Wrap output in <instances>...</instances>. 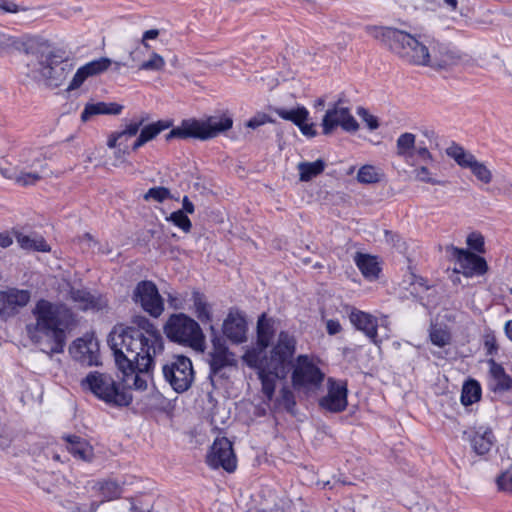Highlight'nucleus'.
I'll return each mask as SVG.
<instances>
[{"instance_id":"nucleus-33","label":"nucleus","mask_w":512,"mask_h":512,"mask_svg":"<svg viewBox=\"0 0 512 512\" xmlns=\"http://www.w3.org/2000/svg\"><path fill=\"white\" fill-rule=\"evenodd\" d=\"M325 166V162L321 159L314 162H300L297 165L300 181L308 182L312 180L324 171Z\"/></svg>"},{"instance_id":"nucleus-23","label":"nucleus","mask_w":512,"mask_h":512,"mask_svg":"<svg viewBox=\"0 0 512 512\" xmlns=\"http://www.w3.org/2000/svg\"><path fill=\"white\" fill-rule=\"evenodd\" d=\"M223 333L233 343L246 341L247 322L244 315L230 311L223 323Z\"/></svg>"},{"instance_id":"nucleus-64","label":"nucleus","mask_w":512,"mask_h":512,"mask_svg":"<svg viewBox=\"0 0 512 512\" xmlns=\"http://www.w3.org/2000/svg\"><path fill=\"white\" fill-rule=\"evenodd\" d=\"M505 334L512 341V320L506 322V324H505Z\"/></svg>"},{"instance_id":"nucleus-41","label":"nucleus","mask_w":512,"mask_h":512,"mask_svg":"<svg viewBox=\"0 0 512 512\" xmlns=\"http://www.w3.org/2000/svg\"><path fill=\"white\" fill-rule=\"evenodd\" d=\"M170 198H172L170 190L162 186L152 187L144 194L146 201L154 200L158 203H162Z\"/></svg>"},{"instance_id":"nucleus-38","label":"nucleus","mask_w":512,"mask_h":512,"mask_svg":"<svg viewBox=\"0 0 512 512\" xmlns=\"http://www.w3.org/2000/svg\"><path fill=\"white\" fill-rule=\"evenodd\" d=\"M170 126V122L160 120L155 123L143 126L139 135L142 137L144 142L147 143L155 139L162 131L168 129Z\"/></svg>"},{"instance_id":"nucleus-55","label":"nucleus","mask_w":512,"mask_h":512,"mask_svg":"<svg viewBox=\"0 0 512 512\" xmlns=\"http://www.w3.org/2000/svg\"><path fill=\"white\" fill-rule=\"evenodd\" d=\"M80 243L84 249H92L94 251L97 242L93 239V237L86 233L80 238Z\"/></svg>"},{"instance_id":"nucleus-2","label":"nucleus","mask_w":512,"mask_h":512,"mask_svg":"<svg viewBox=\"0 0 512 512\" xmlns=\"http://www.w3.org/2000/svg\"><path fill=\"white\" fill-rule=\"evenodd\" d=\"M31 314L34 321L26 325L29 340L49 356L62 353L72 321L71 311L64 304L40 299Z\"/></svg>"},{"instance_id":"nucleus-13","label":"nucleus","mask_w":512,"mask_h":512,"mask_svg":"<svg viewBox=\"0 0 512 512\" xmlns=\"http://www.w3.org/2000/svg\"><path fill=\"white\" fill-rule=\"evenodd\" d=\"M206 463L213 469L223 468L228 473L234 472L237 458L231 441L226 437L216 438L206 456Z\"/></svg>"},{"instance_id":"nucleus-29","label":"nucleus","mask_w":512,"mask_h":512,"mask_svg":"<svg viewBox=\"0 0 512 512\" xmlns=\"http://www.w3.org/2000/svg\"><path fill=\"white\" fill-rule=\"evenodd\" d=\"M17 243L22 249L38 252H49L51 247L45 239L38 234L25 235L22 232H14Z\"/></svg>"},{"instance_id":"nucleus-49","label":"nucleus","mask_w":512,"mask_h":512,"mask_svg":"<svg viewBox=\"0 0 512 512\" xmlns=\"http://www.w3.org/2000/svg\"><path fill=\"white\" fill-rule=\"evenodd\" d=\"M499 490L512 493V465L497 478Z\"/></svg>"},{"instance_id":"nucleus-28","label":"nucleus","mask_w":512,"mask_h":512,"mask_svg":"<svg viewBox=\"0 0 512 512\" xmlns=\"http://www.w3.org/2000/svg\"><path fill=\"white\" fill-rule=\"evenodd\" d=\"M354 262L366 279L372 281L379 277L381 268L376 257L358 252L354 256Z\"/></svg>"},{"instance_id":"nucleus-3","label":"nucleus","mask_w":512,"mask_h":512,"mask_svg":"<svg viewBox=\"0 0 512 512\" xmlns=\"http://www.w3.org/2000/svg\"><path fill=\"white\" fill-rule=\"evenodd\" d=\"M295 350V338L288 332L281 331L276 345L271 350L270 357L259 359V355L249 354V357L255 358L253 365L259 370L262 392L268 401L272 400L274 396L275 379L285 378L290 371ZM250 365H252L251 362Z\"/></svg>"},{"instance_id":"nucleus-30","label":"nucleus","mask_w":512,"mask_h":512,"mask_svg":"<svg viewBox=\"0 0 512 512\" xmlns=\"http://www.w3.org/2000/svg\"><path fill=\"white\" fill-rule=\"evenodd\" d=\"M122 110L123 106L114 102L89 103L85 106L81 114V119L83 121H87L91 116L99 114L118 115L122 112Z\"/></svg>"},{"instance_id":"nucleus-1","label":"nucleus","mask_w":512,"mask_h":512,"mask_svg":"<svg viewBox=\"0 0 512 512\" xmlns=\"http://www.w3.org/2000/svg\"><path fill=\"white\" fill-rule=\"evenodd\" d=\"M133 326H115L107 343L123 381L136 390L147 389L154 358L164 349L163 337L147 318L138 316Z\"/></svg>"},{"instance_id":"nucleus-45","label":"nucleus","mask_w":512,"mask_h":512,"mask_svg":"<svg viewBox=\"0 0 512 512\" xmlns=\"http://www.w3.org/2000/svg\"><path fill=\"white\" fill-rule=\"evenodd\" d=\"M168 221H171L175 226L179 227L184 232H190L192 228V223L188 216L182 211L177 210L171 213L170 217L167 218Z\"/></svg>"},{"instance_id":"nucleus-44","label":"nucleus","mask_w":512,"mask_h":512,"mask_svg":"<svg viewBox=\"0 0 512 512\" xmlns=\"http://www.w3.org/2000/svg\"><path fill=\"white\" fill-rule=\"evenodd\" d=\"M473 175L481 182L488 184L492 180V173L482 162L476 160L469 168Z\"/></svg>"},{"instance_id":"nucleus-16","label":"nucleus","mask_w":512,"mask_h":512,"mask_svg":"<svg viewBox=\"0 0 512 512\" xmlns=\"http://www.w3.org/2000/svg\"><path fill=\"white\" fill-rule=\"evenodd\" d=\"M338 126L347 132H355L359 127L349 109L340 106V103L334 104L332 108L326 111L322 119L323 134H331Z\"/></svg>"},{"instance_id":"nucleus-53","label":"nucleus","mask_w":512,"mask_h":512,"mask_svg":"<svg viewBox=\"0 0 512 512\" xmlns=\"http://www.w3.org/2000/svg\"><path fill=\"white\" fill-rule=\"evenodd\" d=\"M415 153L417 156L425 163H429L433 161V156L425 146H418L415 149Z\"/></svg>"},{"instance_id":"nucleus-37","label":"nucleus","mask_w":512,"mask_h":512,"mask_svg":"<svg viewBox=\"0 0 512 512\" xmlns=\"http://www.w3.org/2000/svg\"><path fill=\"white\" fill-rule=\"evenodd\" d=\"M415 143L416 136L413 133L401 134L396 141L397 155L405 159L412 157Z\"/></svg>"},{"instance_id":"nucleus-21","label":"nucleus","mask_w":512,"mask_h":512,"mask_svg":"<svg viewBox=\"0 0 512 512\" xmlns=\"http://www.w3.org/2000/svg\"><path fill=\"white\" fill-rule=\"evenodd\" d=\"M111 64L112 61L109 58L101 57L79 67L66 90L70 92L80 88L87 78L103 73Z\"/></svg>"},{"instance_id":"nucleus-40","label":"nucleus","mask_w":512,"mask_h":512,"mask_svg":"<svg viewBox=\"0 0 512 512\" xmlns=\"http://www.w3.org/2000/svg\"><path fill=\"white\" fill-rule=\"evenodd\" d=\"M165 67L164 58L156 52H152L150 58L146 61H143L138 69L143 71H154L159 72L162 71Z\"/></svg>"},{"instance_id":"nucleus-48","label":"nucleus","mask_w":512,"mask_h":512,"mask_svg":"<svg viewBox=\"0 0 512 512\" xmlns=\"http://www.w3.org/2000/svg\"><path fill=\"white\" fill-rule=\"evenodd\" d=\"M279 402L287 411L291 412L296 405L294 393L288 387H283L280 391Z\"/></svg>"},{"instance_id":"nucleus-35","label":"nucleus","mask_w":512,"mask_h":512,"mask_svg":"<svg viewBox=\"0 0 512 512\" xmlns=\"http://www.w3.org/2000/svg\"><path fill=\"white\" fill-rule=\"evenodd\" d=\"M276 114L287 121H291L296 126L302 124L303 121H307L309 118V111L304 106H299L296 109H275Z\"/></svg>"},{"instance_id":"nucleus-60","label":"nucleus","mask_w":512,"mask_h":512,"mask_svg":"<svg viewBox=\"0 0 512 512\" xmlns=\"http://www.w3.org/2000/svg\"><path fill=\"white\" fill-rule=\"evenodd\" d=\"M159 30L158 29H150L143 33L141 42H145L151 39H156L159 36Z\"/></svg>"},{"instance_id":"nucleus-18","label":"nucleus","mask_w":512,"mask_h":512,"mask_svg":"<svg viewBox=\"0 0 512 512\" xmlns=\"http://www.w3.org/2000/svg\"><path fill=\"white\" fill-rule=\"evenodd\" d=\"M453 257L459 265V271L466 277L481 276L488 270L486 260L468 250L451 246Z\"/></svg>"},{"instance_id":"nucleus-20","label":"nucleus","mask_w":512,"mask_h":512,"mask_svg":"<svg viewBox=\"0 0 512 512\" xmlns=\"http://www.w3.org/2000/svg\"><path fill=\"white\" fill-rule=\"evenodd\" d=\"M347 383L328 379V393L320 400V405L330 412H342L347 407Z\"/></svg>"},{"instance_id":"nucleus-5","label":"nucleus","mask_w":512,"mask_h":512,"mask_svg":"<svg viewBox=\"0 0 512 512\" xmlns=\"http://www.w3.org/2000/svg\"><path fill=\"white\" fill-rule=\"evenodd\" d=\"M48 158L45 148H24L18 154L17 164L0 168V175L20 186L34 185L42 179Z\"/></svg>"},{"instance_id":"nucleus-32","label":"nucleus","mask_w":512,"mask_h":512,"mask_svg":"<svg viewBox=\"0 0 512 512\" xmlns=\"http://www.w3.org/2000/svg\"><path fill=\"white\" fill-rule=\"evenodd\" d=\"M494 443V435L491 430L486 429L484 431H476L471 437V445L474 451L483 455L490 451Z\"/></svg>"},{"instance_id":"nucleus-24","label":"nucleus","mask_w":512,"mask_h":512,"mask_svg":"<svg viewBox=\"0 0 512 512\" xmlns=\"http://www.w3.org/2000/svg\"><path fill=\"white\" fill-rule=\"evenodd\" d=\"M69 299L77 308L83 311H99L107 307V300L104 297L93 295L86 289L71 287L69 290Z\"/></svg>"},{"instance_id":"nucleus-36","label":"nucleus","mask_w":512,"mask_h":512,"mask_svg":"<svg viewBox=\"0 0 512 512\" xmlns=\"http://www.w3.org/2000/svg\"><path fill=\"white\" fill-rule=\"evenodd\" d=\"M481 398V387L476 380H469L464 383L461 391V403L464 406L472 405Z\"/></svg>"},{"instance_id":"nucleus-47","label":"nucleus","mask_w":512,"mask_h":512,"mask_svg":"<svg viewBox=\"0 0 512 512\" xmlns=\"http://www.w3.org/2000/svg\"><path fill=\"white\" fill-rule=\"evenodd\" d=\"M467 245L470 249L478 252L483 253L485 251L484 249V237L478 233V232H472L467 236L466 240Z\"/></svg>"},{"instance_id":"nucleus-12","label":"nucleus","mask_w":512,"mask_h":512,"mask_svg":"<svg viewBox=\"0 0 512 512\" xmlns=\"http://www.w3.org/2000/svg\"><path fill=\"white\" fill-rule=\"evenodd\" d=\"M39 72L50 87H59L73 70L72 63L55 53H49L40 63Z\"/></svg>"},{"instance_id":"nucleus-7","label":"nucleus","mask_w":512,"mask_h":512,"mask_svg":"<svg viewBox=\"0 0 512 512\" xmlns=\"http://www.w3.org/2000/svg\"><path fill=\"white\" fill-rule=\"evenodd\" d=\"M233 121L228 116H213L207 120L186 119L181 124L173 128L167 135L166 140L172 138H197L207 140L214 138L219 133L232 127Z\"/></svg>"},{"instance_id":"nucleus-27","label":"nucleus","mask_w":512,"mask_h":512,"mask_svg":"<svg viewBox=\"0 0 512 512\" xmlns=\"http://www.w3.org/2000/svg\"><path fill=\"white\" fill-rule=\"evenodd\" d=\"M275 320L268 318L265 313L260 315L257 321V346L259 355L269 346L275 335Z\"/></svg>"},{"instance_id":"nucleus-31","label":"nucleus","mask_w":512,"mask_h":512,"mask_svg":"<svg viewBox=\"0 0 512 512\" xmlns=\"http://www.w3.org/2000/svg\"><path fill=\"white\" fill-rule=\"evenodd\" d=\"M192 301L194 307V313L196 317L202 323H209L212 320L211 306L207 302L206 297L199 291H193Z\"/></svg>"},{"instance_id":"nucleus-54","label":"nucleus","mask_w":512,"mask_h":512,"mask_svg":"<svg viewBox=\"0 0 512 512\" xmlns=\"http://www.w3.org/2000/svg\"><path fill=\"white\" fill-rule=\"evenodd\" d=\"M297 127L300 129L301 133L307 137H314L317 134L313 123L308 124L306 121H303L302 124Z\"/></svg>"},{"instance_id":"nucleus-25","label":"nucleus","mask_w":512,"mask_h":512,"mask_svg":"<svg viewBox=\"0 0 512 512\" xmlns=\"http://www.w3.org/2000/svg\"><path fill=\"white\" fill-rule=\"evenodd\" d=\"M489 387L493 392H506L512 390V378L505 372L503 366L494 359L488 360Z\"/></svg>"},{"instance_id":"nucleus-58","label":"nucleus","mask_w":512,"mask_h":512,"mask_svg":"<svg viewBox=\"0 0 512 512\" xmlns=\"http://www.w3.org/2000/svg\"><path fill=\"white\" fill-rule=\"evenodd\" d=\"M267 121H268V117L266 115H261V116H257V117L251 118L247 122V126L250 127V128L255 129V128L265 124Z\"/></svg>"},{"instance_id":"nucleus-15","label":"nucleus","mask_w":512,"mask_h":512,"mask_svg":"<svg viewBox=\"0 0 512 512\" xmlns=\"http://www.w3.org/2000/svg\"><path fill=\"white\" fill-rule=\"evenodd\" d=\"M31 299V292L26 289L9 287L0 290V319L7 321L20 313Z\"/></svg>"},{"instance_id":"nucleus-22","label":"nucleus","mask_w":512,"mask_h":512,"mask_svg":"<svg viewBox=\"0 0 512 512\" xmlns=\"http://www.w3.org/2000/svg\"><path fill=\"white\" fill-rule=\"evenodd\" d=\"M349 320L351 324L357 330L362 331L373 344L379 345L381 343L377 334L378 321L376 317L367 312L352 308L349 313Z\"/></svg>"},{"instance_id":"nucleus-39","label":"nucleus","mask_w":512,"mask_h":512,"mask_svg":"<svg viewBox=\"0 0 512 512\" xmlns=\"http://www.w3.org/2000/svg\"><path fill=\"white\" fill-rule=\"evenodd\" d=\"M149 117L147 114L133 117L130 122L124 125V128L120 130V133L124 138H130L137 135L140 128L148 121Z\"/></svg>"},{"instance_id":"nucleus-57","label":"nucleus","mask_w":512,"mask_h":512,"mask_svg":"<svg viewBox=\"0 0 512 512\" xmlns=\"http://www.w3.org/2000/svg\"><path fill=\"white\" fill-rule=\"evenodd\" d=\"M124 137L120 133V131H115L111 133L107 140V146L111 149L115 148L117 146V143L121 141Z\"/></svg>"},{"instance_id":"nucleus-50","label":"nucleus","mask_w":512,"mask_h":512,"mask_svg":"<svg viewBox=\"0 0 512 512\" xmlns=\"http://www.w3.org/2000/svg\"><path fill=\"white\" fill-rule=\"evenodd\" d=\"M431 342L439 347H444L450 341V335L443 329L435 328L430 333Z\"/></svg>"},{"instance_id":"nucleus-56","label":"nucleus","mask_w":512,"mask_h":512,"mask_svg":"<svg viewBox=\"0 0 512 512\" xmlns=\"http://www.w3.org/2000/svg\"><path fill=\"white\" fill-rule=\"evenodd\" d=\"M326 329L329 335H335L342 329L338 320L330 319L326 322Z\"/></svg>"},{"instance_id":"nucleus-4","label":"nucleus","mask_w":512,"mask_h":512,"mask_svg":"<svg viewBox=\"0 0 512 512\" xmlns=\"http://www.w3.org/2000/svg\"><path fill=\"white\" fill-rule=\"evenodd\" d=\"M366 30L404 61L417 66L429 63L430 36H413L392 27L368 26Z\"/></svg>"},{"instance_id":"nucleus-17","label":"nucleus","mask_w":512,"mask_h":512,"mask_svg":"<svg viewBox=\"0 0 512 512\" xmlns=\"http://www.w3.org/2000/svg\"><path fill=\"white\" fill-rule=\"evenodd\" d=\"M214 336L212 338L213 349L209 352V366L210 374L209 377L212 379L214 376H222V370L236 365L234 354L229 352L224 340L216 335L213 326L210 327Z\"/></svg>"},{"instance_id":"nucleus-11","label":"nucleus","mask_w":512,"mask_h":512,"mask_svg":"<svg viewBox=\"0 0 512 512\" xmlns=\"http://www.w3.org/2000/svg\"><path fill=\"white\" fill-rule=\"evenodd\" d=\"M132 300L152 317H159L164 311V302L157 286L148 280L137 283Z\"/></svg>"},{"instance_id":"nucleus-42","label":"nucleus","mask_w":512,"mask_h":512,"mask_svg":"<svg viewBox=\"0 0 512 512\" xmlns=\"http://www.w3.org/2000/svg\"><path fill=\"white\" fill-rule=\"evenodd\" d=\"M357 179L361 183H376L379 181V174L377 173L374 166L364 165L359 169L357 173Z\"/></svg>"},{"instance_id":"nucleus-62","label":"nucleus","mask_w":512,"mask_h":512,"mask_svg":"<svg viewBox=\"0 0 512 512\" xmlns=\"http://www.w3.org/2000/svg\"><path fill=\"white\" fill-rule=\"evenodd\" d=\"M485 346L488 349V353L492 354L497 350L496 340L494 337H487L485 340Z\"/></svg>"},{"instance_id":"nucleus-51","label":"nucleus","mask_w":512,"mask_h":512,"mask_svg":"<svg viewBox=\"0 0 512 512\" xmlns=\"http://www.w3.org/2000/svg\"><path fill=\"white\" fill-rule=\"evenodd\" d=\"M357 114L362 118V120L367 124L369 129L374 130L379 126L378 120L376 117L371 115L368 110L363 107H359L357 110Z\"/></svg>"},{"instance_id":"nucleus-8","label":"nucleus","mask_w":512,"mask_h":512,"mask_svg":"<svg viewBox=\"0 0 512 512\" xmlns=\"http://www.w3.org/2000/svg\"><path fill=\"white\" fill-rule=\"evenodd\" d=\"M164 333L171 341L186 344L196 351L203 352L205 349V336L199 324L183 313L169 317L164 325Z\"/></svg>"},{"instance_id":"nucleus-46","label":"nucleus","mask_w":512,"mask_h":512,"mask_svg":"<svg viewBox=\"0 0 512 512\" xmlns=\"http://www.w3.org/2000/svg\"><path fill=\"white\" fill-rule=\"evenodd\" d=\"M413 173L415 175V179L420 182L430 183L433 185H443L444 184V182L434 179L431 176V172L429 171V169L426 166H421V167L416 168L413 171Z\"/></svg>"},{"instance_id":"nucleus-26","label":"nucleus","mask_w":512,"mask_h":512,"mask_svg":"<svg viewBox=\"0 0 512 512\" xmlns=\"http://www.w3.org/2000/svg\"><path fill=\"white\" fill-rule=\"evenodd\" d=\"M66 448L75 458L90 462L94 453L92 446L83 438L77 435H64Z\"/></svg>"},{"instance_id":"nucleus-10","label":"nucleus","mask_w":512,"mask_h":512,"mask_svg":"<svg viewBox=\"0 0 512 512\" xmlns=\"http://www.w3.org/2000/svg\"><path fill=\"white\" fill-rule=\"evenodd\" d=\"M292 385L296 390L317 389L324 380V373L307 355H299L293 365Z\"/></svg>"},{"instance_id":"nucleus-34","label":"nucleus","mask_w":512,"mask_h":512,"mask_svg":"<svg viewBox=\"0 0 512 512\" xmlns=\"http://www.w3.org/2000/svg\"><path fill=\"white\" fill-rule=\"evenodd\" d=\"M446 153L449 157L453 158L459 166L463 168H470L473 162L477 160L473 154L465 151L461 146L455 143L446 149Z\"/></svg>"},{"instance_id":"nucleus-52","label":"nucleus","mask_w":512,"mask_h":512,"mask_svg":"<svg viewBox=\"0 0 512 512\" xmlns=\"http://www.w3.org/2000/svg\"><path fill=\"white\" fill-rule=\"evenodd\" d=\"M0 10L5 13H18L21 11H27V8L17 5L12 0H0Z\"/></svg>"},{"instance_id":"nucleus-43","label":"nucleus","mask_w":512,"mask_h":512,"mask_svg":"<svg viewBox=\"0 0 512 512\" xmlns=\"http://www.w3.org/2000/svg\"><path fill=\"white\" fill-rule=\"evenodd\" d=\"M99 490L102 497L107 501L118 498L121 494L120 486L114 481H105L101 483Z\"/></svg>"},{"instance_id":"nucleus-63","label":"nucleus","mask_w":512,"mask_h":512,"mask_svg":"<svg viewBox=\"0 0 512 512\" xmlns=\"http://www.w3.org/2000/svg\"><path fill=\"white\" fill-rule=\"evenodd\" d=\"M146 143L142 139V137L139 135L137 139L134 141V143L131 146L132 151H137L140 147L144 146Z\"/></svg>"},{"instance_id":"nucleus-9","label":"nucleus","mask_w":512,"mask_h":512,"mask_svg":"<svg viewBox=\"0 0 512 512\" xmlns=\"http://www.w3.org/2000/svg\"><path fill=\"white\" fill-rule=\"evenodd\" d=\"M162 374L167 383L177 393L187 391L194 381V370L190 358L173 355L162 366Z\"/></svg>"},{"instance_id":"nucleus-6","label":"nucleus","mask_w":512,"mask_h":512,"mask_svg":"<svg viewBox=\"0 0 512 512\" xmlns=\"http://www.w3.org/2000/svg\"><path fill=\"white\" fill-rule=\"evenodd\" d=\"M83 389L89 390L98 399L114 407H126L133 397L128 389L121 388L113 377L98 371L90 372L82 381Z\"/></svg>"},{"instance_id":"nucleus-59","label":"nucleus","mask_w":512,"mask_h":512,"mask_svg":"<svg viewBox=\"0 0 512 512\" xmlns=\"http://www.w3.org/2000/svg\"><path fill=\"white\" fill-rule=\"evenodd\" d=\"M13 243V238L7 232L0 233V247L7 248Z\"/></svg>"},{"instance_id":"nucleus-61","label":"nucleus","mask_w":512,"mask_h":512,"mask_svg":"<svg viewBox=\"0 0 512 512\" xmlns=\"http://www.w3.org/2000/svg\"><path fill=\"white\" fill-rule=\"evenodd\" d=\"M182 205H183V212L185 213H194V204L189 200V198L187 196H184L183 200H182Z\"/></svg>"},{"instance_id":"nucleus-19","label":"nucleus","mask_w":512,"mask_h":512,"mask_svg":"<svg viewBox=\"0 0 512 512\" xmlns=\"http://www.w3.org/2000/svg\"><path fill=\"white\" fill-rule=\"evenodd\" d=\"M74 360L86 366L99 364V345L93 336L76 339L69 347Z\"/></svg>"},{"instance_id":"nucleus-14","label":"nucleus","mask_w":512,"mask_h":512,"mask_svg":"<svg viewBox=\"0 0 512 512\" xmlns=\"http://www.w3.org/2000/svg\"><path fill=\"white\" fill-rule=\"evenodd\" d=\"M429 63L426 64L435 70H447L461 62V54L457 49L447 43H442L431 37L429 40Z\"/></svg>"}]
</instances>
